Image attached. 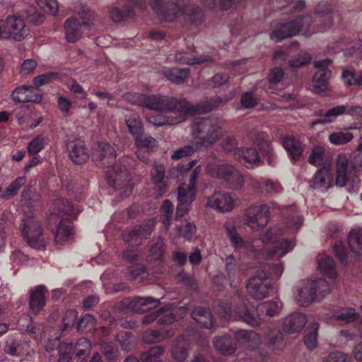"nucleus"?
<instances>
[{"instance_id":"obj_45","label":"nucleus","mask_w":362,"mask_h":362,"mask_svg":"<svg viewBox=\"0 0 362 362\" xmlns=\"http://www.w3.org/2000/svg\"><path fill=\"white\" fill-rule=\"evenodd\" d=\"M165 168L163 165H156L151 173V177L155 189L158 195H163L166 189V182L165 181Z\"/></svg>"},{"instance_id":"obj_48","label":"nucleus","mask_w":362,"mask_h":362,"mask_svg":"<svg viewBox=\"0 0 362 362\" xmlns=\"http://www.w3.org/2000/svg\"><path fill=\"white\" fill-rule=\"evenodd\" d=\"M286 3L288 4L295 3L293 6L289 8V10H292L293 12L300 11L305 7L304 0H268V7L273 12H276L285 8Z\"/></svg>"},{"instance_id":"obj_64","label":"nucleus","mask_w":362,"mask_h":362,"mask_svg":"<svg viewBox=\"0 0 362 362\" xmlns=\"http://www.w3.org/2000/svg\"><path fill=\"white\" fill-rule=\"evenodd\" d=\"M37 5L45 11L52 16H55L59 11V3L57 0H39Z\"/></svg>"},{"instance_id":"obj_46","label":"nucleus","mask_w":362,"mask_h":362,"mask_svg":"<svg viewBox=\"0 0 362 362\" xmlns=\"http://www.w3.org/2000/svg\"><path fill=\"white\" fill-rule=\"evenodd\" d=\"M51 141L48 135L40 134L31 139L27 145V151L29 155H37L47 146Z\"/></svg>"},{"instance_id":"obj_40","label":"nucleus","mask_w":362,"mask_h":362,"mask_svg":"<svg viewBox=\"0 0 362 362\" xmlns=\"http://www.w3.org/2000/svg\"><path fill=\"white\" fill-rule=\"evenodd\" d=\"M165 260V243L160 237L152 244L146 261L149 264L158 265Z\"/></svg>"},{"instance_id":"obj_31","label":"nucleus","mask_w":362,"mask_h":362,"mask_svg":"<svg viewBox=\"0 0 362 362\" xmlns=\"http://www.w3.org/2000/svg\"><path fill=\"white\" fill-rule=\"evenodd\" d=\"M201 4L206 8L215 11L218 9L228 11L230 8L238 10L243 8L246 5L245 0H199Z\"/></svg>"},{"instance_id":"obj_42","label":"nucleus","mask_w":362,"mask_h":362,"mask_svg":"<svg viewBox=\"0 0 362 362\" xmlns=\"http://www.w3.org/2000/svg\"><path fill=\"white\" fill-rule=\"evenodd\" d=\"M283 334L276 329H269L263 335V342L271 351L279 350L283 343Z\"/></svg>"},{"instance_id":"obj_35","label":"nucleus","mask_w":362,"mask_h":362,"mask_svg":"<svg viewBox=\"0 0 362 362\" xmlns=\"http://www.w3.org/2000/svg\"><path fill=\"white\" fill-rule=\"evenodd\" d=\"M187 49L189 51L181 50L177 51L175 54V62L182 64L196 65L210 62L212 60V58L208 55L192 57L189 55L192 53L196 52V49L193 45Z\"/></svg>"},{"instance_id":"obj_18","label":"nucleus","mask_w":362,"mask_h":362,"mask_svg":"<svg viewBox=\"0 0 362 362\" xmlns=\"http://www.w3.org/2000/svg\"><path fill=\"white\" fill-rule=\"evenodd\" d=\"M138 10L141 15H145L147 5L145 0H127V4L122 7L112 6L109 9V15L115 23H121L132 19L136 16L135 11Z\"/></svg>"},{"instance_id":"obj_13","label":"nucleus","mask_w":362,"mask_h":362,"mask_svg":"<svg viewBox=\"0 0 362 362\" xmlns=\"http://www.w3.org/2000/svg\"><path fill=\"white\" fill-rule=\"evenodd\" d=\"M193 135L207 146L216 142L221 136V126L216 117L199 118L192 127Z\"/></svg>"},{"instance_id":"obj_28","label":"nucleus","mask_w":362,"mask_h":362,"mask_svg":"<svg viewBox=\"0 0 362 362\" xmlns=\"http://www.w3.org/2000/svg\"><path fill=\"white\" fill-rule=\"evenodd\" d=\"M207 205L218 211H230L234 206V201L228 193L216 192L209 197Z\"/></svg>"},{"instance_id":"obj_12","label":"nucleus","mask_w":362,"mask_h":362,"mask_svg":"<svg viewBox=\"0 0 362 362\" xmlns=\"http://www.w3.org/2000/svg\"><path fill=\"white\" fill-rule=\"evenodd\" d=\"M206 172L211 177L221 180L229 189H240L243 187V174L232 165L209 163Z\"/></svg>"},{"instance_id":"obj_7","label":"nucleus","mask_w":362,"mask_h":362,"mask_svg":"<svg viewBox=\"0 0 362 362\" xmlns=\"http://www.w3.org/2000/svg\"><path fill=\"white\" fill-rule=\"evenodd\" d=\"M284 272L282 262L267 263L257 275L250 278L247 284L248 293L255 299L261 300L272 292L273 284L271 279H278Z\"/></svg>"},{"instance_id":"obj_37","label":"nucleus","mask_w":362,"mask_h":362,"mask_svg":"<svg viewBox=\"0 0 362 362\" xmlns=\"http://www.w3.org/2000/svg\"><path fill=\"white\" fill-rule=\"evenodd\" d=\"M307 319L305 315L294 313L287 316L283 322V329L289 334L300 332L305 327Z\"/></svg>"},{"instance_id":"obj_11","label":"nucleus","mask_w":362,"mask_h":362,"mask_svg":"<svg viewBox=\"0 0 362 362\" xmlns=\"http://www.w3.org/2000/svg\"><path fill=\"white\" fill-rule=\"evenodd\" d=\"M348 243L351 254L348 252L344 243L340 240H336L333 246L336 257L343 265H346L349 258L353 255L355 262H358L362 257V228H354L349 232Z\"/></svg>"},{"instance_id":"obj_29","label":"nucleus","mask_w":362,"mask_h":362,"mask_svg":"<svg viewBox=\"0 0 362 362\" xmlns=\"http://www.w3.org/2000/svg\"><path fill=\"white\" fill-rule=\"evenodd\" d=\"M235 158L247 168H253L260 163L258 151L252 147L240 148L235 152Z\"/></svg>"},{"instance_id":"obj_63","label":"nucleus","mask_w":362,"mask_h":362,"mask_svg":"<svg viewBox=\"0 0 362 362\" xmlns=\"http://www.w3.org/2000/svg\"><path fill=\"white\" fill-rule=\"evenodd\" d=\"M311 60V56L308 52H300L296 56L292 57L288 63L290 66L298 68L302 66L307 65Z\"/></svg>"},{"instance_id":"obj_56","label":"nucleus","mask_w":362,"mask_h":362,"mask_svg":"<svg viewBox=\"0 0 362 362\" xmlns=\"http://www.w3.org/2000/svg\"><path fill=\"white\" fill-rule=\"evenodd\" d=\"M354 139L352 133L349 132H335L329 135L328 141L333 145L339 146L348 144Z\"/></svg>"},{"instance_id":"obj_19","label":"nucleus","mask_w":362,"mask_h":362,"mask_svg":"<svg viewBox=\"0 0 362 362\" xmlns=\"http://www.w3.org/2000/svg\"><path fill=\"white\" fill-rule=\"evenodd\" d=\"M246 224L253 230H259L264 228L269 219V207L266 204H260L249 207L245 212Z\"/></svg>"},{"instance_id":"obj_14","label":"nucleus","mask_w":362,"mask_h":362,"mask_svg":"<svg viewBox=\"0 0 362 362\" xmlns=\"http://www.w3.org/2000/svg\"><path fill=\"white\" fill-rule=\"evenodd\" d=\"M281 234L279 228H270L262 234L260 240L268 251V256L281 257L292 250L293 243L291 240L280 237Z\"/></svg>"},{"instance_id":"obj_49","label":"nucleus","mask_w":362,"mask_h":362,"mask_svg":"<svg viewBox=\"0 0 362 362\" xmlns=\"http://www.w3.org/2000/svg\"><path fill=\"white\" fill-rule=\"evenodd\" d=\"M358 314L352 308H348L341 310L337 314V319L344 320L349 322H353L354 325L357 326V330L352 332L353 335H358L362 337V320L357 321Z\"/></svg>"},{"instance_id":"obj_21","label":"nucleus","mask_w":362,"mask_h":362,"mask_svg":"<svg viewBox=\"0 0 362 362\" xmlns=\"http://www.w3.org/2000/svg\"><path fill=\"white\" fill-rule=\"evenodd\" d=\"M331 64L332 60L328 58L314 62L317 71L313 76V82L316 93H321L327 89L328 80L332 75L331 71L328 69Z\"/></svg>"},{"instance_id":"obj_10","label":"nucleus","mask_w":362,"mask_h":362,"mask_svg":"<svg viewBox=\"0 0 362 362\" xmlns=\"http://www.w3.org/2000/svg\"><path fill=\"white\" fill-rule=\"evenodd\" d=\"M21 235L28 245L37 250H45L47 245L46 235L38 218L26 215L20 226Z\"/></svg>"},{"instance_id":"obj_47","label":"nucleus","mask_w":362,"mask_h":362,"mask_svg":"<svg viewBox=\"0 0 362 362\" xmlns=\"http://www.w3.org/2000/svg\"><path fill=\"white\" fill-rule=\"evenodd\" d=\"M189 74L187 68H170L163 71L164 76L173 83L180 85L185 82Z\"/></svg>"},{"instance_id":"obj_54","label":"nucleus","mask_w":362,"mask_h":362,"mask_svg":"<svg viewBox=\"0 0 362 362\" xmlns=\"http://www.w3.org/2000/svg\"><path fill=\"white\" fill-rule=\"evenodd\" d=\"M25 177L24 176L18 177L5 189L4 192L1 195V198L4 200H9L18 194L21 187L25 184Z\"/></svg>"},{"instance_id":"obj_59","label":"nucleus","mask_w":362,"mask_h":362,"mask_svg":"<svg viewBox=\"0 0 362 362\" xmlns=\"http://www.w3.org/2000/svg\"><path fill=\"white\" fill-rule=\"evenodd\" d=\"M59 78V72H49L35 76L33 78L34 87L37 88L40 86L49 83L54 81H57Z\"/></svg>"},{"instance_id":"obj_16","label":"nucleus","mask_w":362,"mask_h":362,"mask_svg":"<svg viewBox=\"0 0 362 362\" xmlns=\"http://www.w3.org/2000/svg\"><path fill=\"white\" fill-rule=\"evenodd\" d=\"M79 15L82 21L76 17H70L64 23L65 37L69 42H76L81 37L82 26L90 29L93 24L95 16L93 11L83 7Z\"/></svg>"},{"instance_id":"obj_58","label":"nucleus","mask_w":362,"mask_h":362,"mask_svg":"<svg viewBox=\"0 0 362 362\" xmlns=\"http://www.w3.org/2000/svg\"><path fill=\"white\" fill-rule=\"evenodd\" d=\"M325 150L320 146H315L308 157V162L313 165L320 166L324 164Z\"/></svg>"},{"instance_id":"obj_5","label":"nucleus","mask_w":362,"mask_h":362,"mask_svg":"<svg viewBox=\"0 0 362 362\" xmlns=\"http://www.w3.org/2000/svg\"><path fill=\"white\" fill-rule=\"evenodd\" d=\"M57 207L47 216V226L54 235L58 243H63L74 235L73 223L71 219L79 210L75 208L72 202L60 198L56 202Z\"/></svg>"},{"instance_id":"obj_25","label":"nucleus","mask_w":362,"mask_h":362,"mask_svg":"<svg viewBox=\"0 0 362 362\" xmlns=\"http://www.w3.org/2000/svg\"><path fill=\"white\" fill-rule=\"evenodd\" d=\"M177 206L176 215L182 217L187 212L192 202L196 197V189L181 184L177 190Z\"/></svg>"},{"instance_id":"obj_33","label":"nucleus","mask_w":362,"mask_h":362,"mask_svg":"<svg viewBox=\"0 0 362 362\" xmlns=\"http://www.w3.org/2000/svg\"><path fill=\"white\" fill-rule=\"evenodd\" d=\"M171 325H158V328L150 329L143 334V339L146 343L153 344L160 342L174 334Z\"/></svg>"},{"instance_id":"obj_2","label":"nucleus","mask_w":362,"mask_h":362,"mask_svg":"<svg viewBox=\"0 0 362 362\" xmlns=\"http://www.w3.org/2000/svg\"><path fill=\"white\" fill-rule=\"evenodd\" d=\"M226 276L230 281V286L235 289V293L230 298L226 297L223 300H219L215 308V311L224 320L232 318V310L242 321L252 327L258 326L267 317L277 315L282 307V303L274 300L263 302L257 305L255 313L250 309L245 300L244 292L237 288L240 281L237 270V263L233 255H230L225 259Z\"/></svg>"},{"instance_id":"obj_52","label":"nucleus","mask_w":362,"mask_h":362,"mask_svg":"<svg viewBox=\"0 0 362 362\" xmlns=\"http://www.w3.org/2000/svg\"><path fill=\"white\" fill-rule=\"evenodd\" d=\"M126 124L129 133L135 139L144 134V126L140 117L134 114L130 115L126 117Z\"/></svg>"},{"instance_id":"obj_8","label":"nucleus","mask_w":362,"mask_h":362,"mask_svg":"<svg viewBox=\"0 0 362 362\" xmlns=\"http://www.w3.org/2000/svg\"><path fill=\"white\" fill-rule=\"evenodd\" d=\"M351 165L347 156L339 154L336 161L337 175L335 184L339 187L350 185L352 187H358L360 179L357 175L356 167L362 166V137L357 148V152L353 158Z\"/></svg>"},{"instance_id":"obj_1","label":"nucleus","mask_w":362,"mask_h":362,"mask_svg":"<svg viewBox=\"0 0 362 362\" xmlns=\"http://www.w3.org/2000/svg\"><path fill=\"white\" fill-rule=\"evenodd\" d=\"M125 98L132 104L150 110L178 114L175 117L165 116L163 114L149 115L148 117L149 123L157 127L177 124L186 120L188 117H192L198 113L209 112L223 103V98L219 96L206 98L196 105H192L185 98L146 95L141 93H128L125 95Z\"/></svg>"},{"instance_id":"obj_6","label":"nucleus","mask_w":362,"mask_h":362,"mask_svg":"<svg viewBox=\"0 0 362 362\" xmlns=\"http://www.w3.org/2000/svg\"><path fill=\"white\" fill-rule=\"evenodd\" d=\"M151 9L163 20L173 22L180 14L183 15L186 26H199L204 18L203 10L195 4H189L182 8L177 3L163 4V0H150Z\"/></svg>"},{"instance_id":"obj_27","label":"nucleus","mask_w":362,"mask_h":362,"mask_svg":"<svg viewBox=\"0 0 362 362\" xmlns=\"http://www.w3.org/2000/svg\"><path fill=\"white\" fill-rule=\"evenodd\" d=\"M155 320H157L158 325H171L177 320L176 315L170 309V307L165 305L146 315L142 319V322L145 325H149Z\"/></svg>"},{"instance_id":"obj_38","label":"nucleus","mask_w":362,"mask_h":362,"mask_svg":"<svg viewBox=\"0 0 362 362\" xmlns=\"http://www.w3.org/2000/svg\"><path fill=\"white\" fill-rule=\"evenodd\" d=\"M119 348L117 344L110 342L103 344L100 352H95L89 362H103L102 358L109 362L118 360Z\"/></svg>"},{"instance_id":"obj_43","label":"nucleus","mask_w":362,"mask_h":362,"mask_svg":"<svg viewBox=\"0 0 362 362\" xmlns=\"http://www.w3.org/2000/svg\"><path fill=\"white\" fill-rule=\"evenodd\" d=\"M213 343L216 349L224 355H231L236 350L234 339L227 334L216 337Z\"/></svg>"},{"instance_id":"obj_57","label":"nucleus","mask_w":362,"mask_h":362,"mask_svg":"<svg viewBox=\"0 0 362 362\" xmlns=\"http://www.w3.org/2000/svg\"><path fill=\"white\" fill-rule=\"evenodd\" d=\"M174 206L169 199L163 201L160 206L162 223L165 227H168L171 223Z\"/></svg>"},{"instance_id":"obj_53","label":"nucleus","mask_w":362,"mask_h":362,"mask_svg":"<svg viewBox=\"0 0 362 362\" xmlns=\"http://www.w3.org/2000/svg\"><path fill=\"white\" fill-rule=\"evenodd\" d=\"M319 324L316 322L310 324L305 331L304 344L309 350L314 349L317 346Z\"/></svg>"},{"instance_id":"obj_20","label":"nucleus","mask_w":362,"mask_h":362,"mask_svg":"<svg viewBox=\"0 0 362 362\" xmlns=\"http://www.w3.org/2000/svg\"><path fill=\"white\" fill-rule=\"evenodd\" d=\"M160 304V300L153 297L136 296L133 298H127L121 300L117 306L135 313H144L156 307Z\"/></svg>"},{"instance_id":"obj_39","label":"nucleus","mask_w":362,"mask_h":362,"mask_svg":"<svg viewBox=\"0 0 362 362\" xmlns=\"http://www.w3.org/2000/svg\"><path fill=\"white\" fill-rule=\"evenodd\" d=\"M46 288L40 285L30 291L29 307L31 313L34 315L37 314L45 305V293Z\"/></svg>"},{"instance_id":"obj_4","label":"nucleus","mask_w":362,"mask_h":362,"mask_svg":"<svg viewBox=\"0 0 362 362\" xmlns=\"http://www.w3.org/2000/svg\"><path fill=\"white\" fill-rule=\"evenodd\" d=\"M333 23V14L331 6L327 2H320L315 8L313 15L298 16L296 19L280 21L272 24L273 30L270 38L275 42L291 37L298 34L303 27L308 28V31L314 33L319 30L330 28Z\"/></svg>"},{"instance_id":"obj_3","label":"nucleus","mask_w":362,"mask_h":362,"mask_svg":"<svg viewBox=\"0 0 362 362\" xmlns=\"http://www.w3.org/2000/svg\"><path fill=\"white\" fill-rule=\"evenodd\" d=\"M115 149L105 142H97L93 146L92 160L98 165L112 167L107 173V182L110 187L121 189L122 197H127L132 193L134 187L130 182L131 170L137 161L133 156H124L116 163Z\"/></svg>"},{"instance_id":"obj_60","label":"nucleus","mask_w":362,"mask_h":362,"mask_svg":"<svg viewBox=\"0 0 362 362\" xmlns=\"http://www.w3.org/2000/svg\"><path fill=\"white\" fill-rule=\"evenodd\" d=\"M289 211H291V214L286 217V223L288 228L297 230L301 227L303 219L298 213L293 209V207H291Z\"/></svg>"},{"instance_id":"obj_22","label":"nucleus","mask_w":362,"mask_h":362,"mask_svg":"<svg viewBox=\"0 0 362 362\" xmlns=\"http://www.w3.org/2000/svg\"><path fill=\"white\" fill-rule=\"evenodd\" d=\"M153 227V221L148 219L141 225L134 226L129 232L124 233V240L129 245L138 246L144 240L147 239L151 235Z\"/></svg>"},{"instance_id":"obj_23","label":"nucleus","mask_w":362,"mask_h":362,"mask_svg":"<svg viewBox=\"0 0 362 362\" xmlns=\"http://www.w3.org/2000/svg\"><path fill=\"white\" fill-rule=\"evenodd\" d=\"M11 98L19 103H36L41 102L42 94L41 90L33 86L23 85L17 87L11 94Z\"/></svg>"},{"instance_id":"obj_62","label":"nucleus","mask_w":362,"mask_h":362,"mask_svg":"<svg viewBox=\"0 0 362 362\" xmlns=\"http://www.w3.org/2000/svg\"><path fill=\"white\" fill-rule=\"evenodd\" d=\"M95 325V319L90 314H86L78 322L77 329L81 332H91Z\"/></svg>"},{"instance_id":"obj_32","label":"nucleus","mask_w":362,"mask_h":362,"mask_svg":"<svg viewBox=\"0 0 362 362\" xmlns=\"http://www.w3.org/2000/svg\"><path fill=\"white\" fill-rule=\"evenodd\" d=\"M253 142L259 147L263 157L267 160V164L272 167L274 166L276 163V156L267 139V135L263 132L255 133Z\"/></svg>"},{"instance_id":"obj_24","label":"nucleus","mask_w":362,"mask_h":362,"mask_svg":"<svg viewBox=\"0 0 362 362\" xmlns=\"http://www.w3.org/2000/svg\"><path fill=\"white\" fill-rule=\"evenodd\" d=\"M66 150L69 158L76 165L83 164L89 158V150L81 139L68 141Z\"/></svg>"},{"instance_id":"obj_15","label":"nucleus","mask_w":362,"mask_h":362,"mask_svg":"<svg viewBox=\"0 0 362 362\" xmlns=\"http://www.w3.org/2000/svg\"><path fill=\"white\" fill-rule=\"evenodd\" d=\"M329 291V284L325 279L322 278L315 280L305 279L298 289L296 299L300 306H308L316 299L317 296L323 298Z\"/></svg>"},{"instance_id":"obj_17","label":"nucleus","mask_w":362,"mask_h":362,"mask_svg":"<svg viewBox=\"0 0 362 362\" xmlns=\"http://www.w3.org/2000/svg\"><path fill=\"white\" fill-rule=\"evenodd\" d=\"M30 30L21 16H8L6 20L0 19V40L13 39L23 40L29 35Z\"/></svg>"},{"instance_id":"obj_34","label":"nucleus","mask_w":362,"mask_h":362,"mask_svg":"<svg viewBox=\"0 0 362 362\" xmlns=\"http://www.w3.org/2000/svg\"><path fill=\"white\" fill-rule=\"evenodd\" d=\"M282 145L293 160H298L305 150L301 141L292 135H286L282 139Z\"/></svg>"},{"instance_id":"obj_55","label":"nucleus","mask_w":362,"mask_h":362,"mask_svg":"<svg viewBox=\"0 0 362 362\" xmlns=\"http://www.w3.org/2000/svg\"><path fill=\"white\" fill-rule=\"evenodd\" d=\"M172 356L175 362H185L188 356V348L185 343H181L177 339L172 348Z\"/></svg>"},{"instance_id":"obj_26","label":"nucleus","mask_w":362,"mask_h":362,"mask_svg":"<svg viewBox=\"0 0 362 362\" xmlns=\"http://www.w3.org/2000/svg\"><path fill=\"white\" fill-rule=\"evenodd\" d=\"M138 150L136 153L137 158L146 164L151 162L149 155L153 152L157 146V141L151 136H139L134 139Z\"/></svg>"},{"instance_id":"obj_51","label":"nucleus","mask_w":362,"mask_h":362,"mask_svg":"<svg viewBox=\"0 0 362 362\" xmlns=\"http://www.w3.org/2000/svg\"><path fill=\"white\" fill-rule=\"evenodd\" d=\"M164 353V348L161 346H154L140 355V359L134 358L133 362H163L160 357Z\"/></svg>"},{"instance_id":"obj_36","label":"nucleus","mask_w":362,"mask_h":362,"mask_svg":"<svg viewBox=\"0 0 362 362\" xmlns=\"http://www.w3.org/2000/svg\"><path fill=\"white\" fill-rule=\"evenodd\" d=\"M251 185L255 189L265 194L276 195L283 190L279 182L264 177L253 180Z\"/></svg>"},{"instance_id":"obj_50","label":"nucleus","mask_w":362,"mask_h":362,"mask_svg":"<svg viewBox=\"0 0 362 362\" xmlns=\"http://www.w3.org/2000/svg\"><path fill=\"white\" fill-rule=\"evenodd\" d=\"M318 269L325 276L331 279L337 278L335 262L330 256L325 255L318 260Z\"/></svg>"},{"instance_id":"obj_41","label":"nucleus","mask_w":362,"mask_h":362,"mask_svg":"<svg viewBox=\"0 0 362 362\" xmlns=\"http://www.w3.org/2000/svg\"><path fill=\"white\" fill-rule=\"evenodd\" d=\"M192 317L206 329L213 327L216 322L210 310L203 306L196 307L192 313Z\"/></svg>"},{"instance_id":"obj_44","label":"nucleus","mask_w":362,"mask_h":362,"mask_svg":"<svg viewBox=\"0 0 362 362\" xmlns=\"http://www.w3.org/2000/svg\"><path fill=\"white\" fill-rule=\"evenodd\" d=\"M224 229L231 245L236 251L247 249L249 246L247 242L237 232L234 226L230 223L225 224Z\"/></svg>"},{"instance_id":"obj_61","label":"nucleus","mask_w":362,"mask_h":362,"mask_svg":"<svg viewBox=\"0 0 362 362\" xmlns=\"http://www.w3.org/2000/svg\"><path fill=\"white\" fill-rule=\"evenodd\" d=\"M197 231L196 226L190 222L184 221L178 227V233L180 236L187 240H191Z\"/></svg>"},{"instance_id":"obj_9","label":"nucleus","mask_w":362,"mask_h":362,"mask_svg":"<svg viewBox=\"0 0 362 362\" xmlns=\"http://www.w3.org/2000/svg\"><path fill=\"white\" fill-rule=\"evenodd\" d=\"M45 349L47 351L57 349L59 355L58 362H69V361H81L84 362L90 354V342L85 337L79 338L74 347L72 343L60 342L57 337L54 339H49Z\"/></svg>"},{"instance_id":"obj_30","label":"nucleus","mask_w":362,"mask_h":362,"mask_svg":"<svg viewBox=\"0 0 362 362\" xmlns=\"http://www.w3.org/2000/svg\"><path fill=\"white\" fill-rule=\"evenodd\" d=\"M333 182V175L329 164H324L313 177L314 187L322 192H325L332 187Z\"/></svg>"}]
</instances>
